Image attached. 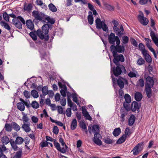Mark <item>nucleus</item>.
I'll list each match as a JSON object with an SVG mask.
<instances>
[{"mask_svg": "<svg viewBox=\"0 0 158 158\" xmlns=\"http://www.w3.org/2000/svg\"><path fill=\"white\" fill-rule=\"evenodd\" d=\"M111 60L110 57L109 56ZM121 60H113L114 63L115 64L116 67L114 66L112 67V64L111 62H110L111 65V72H113L114 75L116 77H118V76L121 74L122 71L121 70L122 64H120L119 62L120 61L122 62H123L125 61L124 58H123ZM110 61H111L110 60Z\"/></svg>", "mask_w": 158, "mask_h": 158, "instance_id": "f257e3e1", "label": "nucleus"}, {"mask_svg": "<svg viewBox=\"0 0 158 158\" xmlns=\"http://www.w3.org/2000/svg\"><path fill=\"white\" fill-rule=\"evenodd\" d=\"M145 78V90L147 97L151 98L152 96V90L151 88L153 87L154 84V81L153 78L148 75Z\"/></svg>", "mask_w": 158, "mask_h": 158, "instance_id": "f03ea898", "label": "nucleus"}, {"mask_svg": "<svg viewBox=\"0 0 158 158\" xmlns=\"http://www.w3.org/2000/svg\"><path fill=\"white\" fill-rule=\"evenodd\" d=\"M92 131L94 133L93 140L96 144L100 146L102 145V142L101 141L102 138L101 135L99 133L100 127L98 125L94 124L92 127Z\"/></svg>", "mask_w": 158, "mask_h": 158, "instance_id": "7ed1b4c3", "label": "nucleus"}, {"mask_svg": "<svg viewBox=\"0 0 158 158\" xmlns=\"http://www.w3.org/2000/svg\"><path fill=\"white\" fill-rule=\"evenodd\" d=\"M43 12H40L38 11L34 10L32 12V15L35 18L33 20L36 24H38V22L37 20L39 21H41L43 19V17L42 16Z\"/></svg>", "mask_w": 158, "mask_h": 158, "instance_id": "20e7f679", "label": "nucleus"}, {"mask_svg": "<svg viewBox=\"0 0 158 158\" xmlns=\"http://www.w3.org/2000/svg\"><path fill=\"white\" fill-rule=\"evenodd\" d=\"M144 142H142L138 143L133 148L131 151V152H133V155L136 156L138 155L140 152L143 149V145L144 144Z\"/></svg>", "mask_w": 158, "mask_h": 158, "instance_id": "39448f33", "label": "nucleus"}, {"mask_svg": "<svg viewBox=\"0 0 158 158\" xmlns=\"http://www.w3.org/2000/svg\"><path fill=\"white\" fill-rule=\"evenodd\" d=\"M112 45H111L110 48V51L112 52L114 57L113 60L118 59L121 60V59H122L123 58H124L123 55L121 54L118 55V54L117 53V52L115 48L113 47H112Z\"/></svg>", "mask_w": 158, "mask_h": 158, "instance_id": "423d86ee", "label": "nucleus"}, {"mask_svg": "<svg viewBox=\"0 0 158 158\" xmlns=\"http://www.w3.org/2000/svg\"><path fill=\"white\" fill-rule=\"evenodd\" d=\"M34 32H36L37 35L41 40H43L44 39L45 41H48L49 38V35H48L45 36H44V35L43 34L44 33L43 32V31H42L41 29H38L36 31L35 30Z\"/></svg>", "mask_w": 158, "mask_h": 158, "instance_id": "0eeeda50", "label": "nucleus"}, {"mask_svg": "<svg viewBox=\"0 0 158 158\" xmlns=\"http://www.w3.org/2000/svg\"><path fill=\"white\" fill-rule=\"evenodd\" d=\"M142 15H139L138 16V19L139 22L143 25H147L148 23V20L146 17L143 16V14L142 12Z\"/></svg>", "mask_w": 158, "mask_h": 158, "instance_id": "6e6552de", "label": "nucleus"}, {"mask_svg": "<svg viewBox=\"0 0 158 158\" xmlns=\"http://www.w3.org/2000/svg\"><path fill=\"white\" fill-rule=\"evenodd\" d=\"M141 104L138 103L135 101H133L131 104V110L133 112H135L137 109H139Z\"/></svg>", "mask_w": 158, "mask_h": 158, "instance_id": "1a4fd4ad", "label": "nucleus"}, {"mask_svg": "<svg viewBox=\"0 0 158 158\" xmlns=\"http://www.w3.org/2000/svg\"><path fill=\"white\" fill-rule=\"evenodd\" d=\"M118 36H115L114 34L111 32L109 35H108V40L109 43L110 44H114L116 37Z\"/></svg>", "mask_w": 158, "mask_h": 158, "instance_id": "9d476101", "label": "nucleus"}, {"mask_svg": "<svg viewBox=\"0 0 158 158\" xmlns=\"http://www.w3.org/2000/svg\"><path fill=\"white\" fill-rule=\"evenodd\" d=\"M42 15L43 17V19L47 21L48 23H50L52 25L55 23V20L54 19L51 18L49 16L45 15L43 12Z\"/></svg>", "mask_w": 158, "mask_h": 158, "instance_id": "9b49d317", "label": "nucleus"}, {"mask_svg": "<svg viewBox=\"0 0 158 158\" xmlns=\"http://www.w3.org/2000/svg\"><path fill=\"white\" fill-rule=\"evenodd\" d=\"M26 25L27 28L31 30L34 29V25L31 19H28L26 21Z\"/></svg>", "mask_w": 158, "mask_h": 158, "instance_id": "f8f14e48", "label": "nucleus"}, {"mask_svg": "<svg viewBox=\"0 0 158 158\" xmlns=\"http://www.w3.org/2000/svg\"><path fill=\"white\" fill-rule=\"evenodd\" d=\"M96 27L98 29H101L103 28V26L102 24L101 20L100 18H97L95 21Z\"/></svg>", "mask_w": 158, "mask_h": 158, "instance_id": "ddd939ff", "label": "nucleus"}, {"mask_svg": "<svg viewBox=\"0 0 158 158\" xmlns=\"http://www.w3.org/2000/svg\"><path fill=\"white\" fill-rule=\"evenodd\" d=\"M113 29L114 31L116 33V34L119 37H121L122 35L124 34L123 33L121 32L120 29L116 26L114 25Z\"/></svg>", "mask_w": 158, "mask_h": 158, "instance_id": "4468645a", "label": "nucleus"}, {"mask_svg": "<svg viewBox=\"0 0 158 158\" xmlns=\"http://www.w3.org/2000/svg\"><path fill=\"white\" fill-rule=\"evenodd\" d=\"M150 30V36L151 37L153 42L155 43L156 45H157L158 44L157 37L155 35V32L152 31L151 28Z\"/></svg>", "mask_w": 158, "mask_h": 158, "instance_id": "2eb2a0df", "label": "nucleus"}, {"mask_svg": "<svg viewBox=\"0 0 158 158\" xmlns=\"http://www.w3.org/2000/svg\"><path fill=\"white\" fill-rule=\"evenodd\" d=\"M116 50L117 52L123 53L125 52V47L123 45H119L117 47H114Z\"/></svg>", "mask_w": 158, "mask_h": 158, "instance_id": "dca6fc26", "label": "nucleus"}, {"mask_svg": "<svg viewBox=\"0 0 158 158\" xmlns=\"http://www.w3.org/2000/svg\"><path fill=\"white\" fill-rule=\"evenodd\" d=\"M135 117L133 114H131L128 120V125L131 126L133 125L135 121Z\"/></svg>", "mask_w": 158, "mask_h": 158, "instance_id": "f3484780", "label": "nucleus"}, {"mask_svg": "<svg viewBox=\"0 0 158 158\" xmlns=\"http://www.w3.org/2000/svg\"><path fill=\"white\" fill-rule=\"evenodd\" d=\"M143 98V96L141 93L139 92H136L135 94V100L137 101H140Z\"/></svg>", "mask_w": 158, "mask_h": 158, "instance_id": "a211bd4d", "label": "nucleus"}, {"mask_svg": "<svg viewBox=\"0 0 158 158\" xmlns=\"http://www.w3.org/2000/svg\"><path fill=\"white\" fill-rule=\"evenodd\" d=\"M30 123H29L27 124L24 123L22 126V128L26 132H30L31 130V128L30 127Z\"/></svg>", "mask_w": 158, "mask_h": 158, "instance_id": "6ab92c4d", "label": "nucleus"}, {"mask_svg": "<svg viewBox=\"0 0 158 158\" xmlns=\"http://www.w3.org/2000/svg\"><path fill=\"white\" fill-rule=\"evenodd\" d=\"M42 30L43 31V32L44 34L45 35H47L49 31V30L48 28V23L44 24L42 27Z\"/></svg>", "mask_w": 158, "mask_h": 158, "instance_id": "aec40b11", "label": "nucleus"}, {"mask_svg": "<svg viewBox=\"0 0 158 158\" xmlns=\"http://www.w3.org/2000/svg\"><path fill=\"white\" fill-rule=\"evenodd\" d=\"M17 108L21 111H23L25 110V106L24 103L23 102H18L17 104Z\"/></svg>", "mask_w": 158, "mask_h": 158, "instance_id": "412c9836", "label": "nucleus"}, {"mask_svg": "<svg viewBox=\"0 0 158 158\" xmlns=\"http://www.w3.org/2000/svg\"><path fill=\"white\" fill-rule=\"evenodd\" d=\"M12 127L17 131H19L20 129V127L16 123L13 122L11 123Z\"/></svg>", "mask_w": 158, "mask_h": 158, "instance_id": "4be33fe9", "label": "nucleus"}, {"mask_svg": "<svg viewBox=\"0 0 158 158\" xmlns=\"http://www.w3.org/2000/svg\"><path fill=\"white\" fill-rule=\"evenodd\" d=\"M0 24L1 25L4 27V28L7 29L8 30H10L11 29V28L9 24L4 21H1L0 22Z\"/></svg>", "mask_w": 158, "mask_h": 158, "instance_id": "5701e85b", "label": "nucleus"}, {"mask_svg": "<svg viewBox=\"0 0 158 158\" xmlns=\"http://www.w3.org/2000/svg\"><path fill=\"white\" fill-rule=\"evenodd\" d=\"M121 130L120 127H118L115 128L113 132V135L116 137L118 136L121 133Z\"/></svg>", "mask_w": 158, "mask_h": 158, "instance_id": "b1692460", "label": "nucleus"}, {"mask_svg": "<svg viewBox=\"0 0 158 158\" xmlns=\"http://www.w3.org/2000/svg\"><path fill=\"white\" fill-rule=\"evenodd\" d=\"M26 3H25L24 5L23 9L24 10H27L28 11H30L31 10L33 6L31 3H29L27 6L26 5Z\"/></svg>", "mask_w": 158, "mask_h": 158, "instance_id": "393cba45", "label": "nucleus"}, {"mask_svg": "<svg viewBox=\"0 0 158 158\" xmlns=\"http://www.w3.org/2000/svg\"><path fill=\"white\" fill-rule=\"evenodd\" d=\"M22 153V149L19 148V150L16 152L15 155L13 156V158H20L21 157Z\"/></svg>", "mask_w": 158, "mask_h": 158, "instance_id": "a878e982", "label": "nucleus"}, {"mask_svg": "<svg viewBox=\"0 0 158 158\" xmlns=\"http://www.w3.org/2000/svg\"><path fill=\"white\" fill-rule=\"evenodd\" d=\"M48 6L50 10L52 12H56L57 10V8L52 3L49 4Z\"/></svg>", "mask_w": 158, "mask_h": 158, "instance_id": "bb28decb", "label": "nucleus"}, {"mask_svg": "<svg viewBox=\"0 0 158 158\" xmlns=\"http://www.w3.org/2000/svg\"><path fill=\"white\" fill-rule=\"evenodd\" d=\"M126 139V138L123 135L117 141L116 144H120L123 143L125 141Z\"/></svg>", "mask_w": 158, "mask_h": 158, "instance_id": "cd10ccee", "label": "nucleus"}, {"mask_svg": "<svg viewBox=\"0 0 158 158\" xmlns=\"http://www.w3.org/2000/svg\"><path fill=\"white\" fill-rule=\"evenodd\" d=\"M124 99L125 101L124 102H127L130 103L131 102V98L130 96L128 94H126L124 95Z\"/></svg>", "mask_w": 158, "mask_h": 158, "instance_id": "c85d7f7f", "label": "nucleus"}, {"mask_svg": "<svg viewBox=\"0 0 158 158\" xmlns=\"http://www.w3.org/2000/svg\"><path fill=\"white\" fill-rule=\"evenodd\" d=\"M24 139L21 137L18 136L15 140V144H21L23 142Z\"/></svg>", "mask_w": 158, "mask_h": 158, "instance_id": "c756f323", "label": "nucleus"}, {"mask_svg": "<svg viewBox=\"0 0 158 158\" xmlns=\"http://www.w3.org/2000/svg\"><path fill=\"white\" fill-rule=\"evenodd\" d=\"M77 124V121L76 119L74 118L72 122L71 125V129L74 130L76 128Z\"/></svg>", "mask_w": 158, "mask_h": 158, "instance_id": "7c9ffc66", "label": "nucleus"}, {"mask_svg": "<svg viewBox=\"0 0 158 158\" xmlns=\"http://www.w3.org/2000/svg\"><path fill=\"white\" fill-rule=\"evenodd\" d=\"M117 83L120 88V89H123L124 88V83L121 79L118 78L117 80Z\"/></svg>", "mask_w": 158, "mask_h": 158, "instance_id": "2f4dec72", "label": "nucleus"}, {"mask_svg": "<svg viewBox=\"0 0 158 158\" xmlns=\"http://www.w3.org/2000/svg\"><path fill=\"white\" fill-rule=\"evenodd\" d=\"M30 82L32 84L31 87L33 89H35L37 86L36 84V79H32V77L30 78Z\"/></svg>", "mask_w": 158, "mask_h": 158, "instance_id": "473e14b6", "label": "nucleus"}, {"mask_svg": "<svg viewBox=\"0 0 158 158\" xmlns=\"http://www.w3.org/2000/svg\"><path fill=\"white\" fill-rule=\"evenodd\" d=\"M72 97L73 98V101L76 102L78 106H80V104L78 102V100L77 97V94L76 93H73L72 94Z\"/></svg>", "mask_w": 158, "mask_h": 158, "instance_id": "72a5a7b5", "label": "nucleus"}, {"mask_svg": "<svg viewBox=\"0 0 158 158\" xmlns=\"http://www.w3.org/2000/svg\"><path fill=\"white\" fill-rule=\"evenodd\" d=\"M144 40L146 43V46L149 49H150V48H152V46L150 44V43L151 42V40L150 39L147 38H144Z\"/></svg>", "mask_w": 158, "mask_h": 158, "instance_id": "f704fd0d", "label": "nucleus"}, {"mask_svg": "<svg viewBox=\"0 0 158 158\" xmlns=\"http://www.w3.org/2000/svg\"><path fill=\"white\" fill-rule=\"evenodd\" d=\"M1 141L3 143H4L6 145L10 141L9 139L6 136L2 137Z\"/></svg>", "mask_w": 158, "mask_h": 158, "instance_id": "c9c22d12", "label": "nucleus"}, {"mask_svg": "<svg viewBox=\"0 0 158 158\" xmlns=\"http://www.w3.org/2000/svg\"><path fill=\"white\" fill-rule=\"evenodd\" d=\"M31 95L34 98H37L39 97L37 91L35 89H33L31 91Z\"/></svg>", "mask_w": 158, "mask_h": 158, "instance_id": "e433bc0d", "label": "nucleus"}, {"mask_svg": "<svg viewBox=\"0 0 158 158\" xmlns=\"http://www.w3.org/2000/svg\"><path fill=\"white\" fill-rule=\"evenodd\" d=\"M129 104L127 102H123V107L127 111H129L131 110V107H130Z\"/></svg>", "mask_w": 158, "mask_h": 158, "instance_id": "4c0bfd02", "label": "nucleus"}, {"mask_svg": "<svg viewBox=\"0 0 158 158\" xmlns=\"http://www.w3.org/2000/svg\"><path fill=\"white\" fill-rule=\"evenodd\" d=\"M101 22L102 24H103V30L104 31H106L107 33L108 32V28L106 25V24L105 23V20H104L102 21H101Z\"/></svg>", "mask_w": 158, "mask_h": 158, "instance_id": "58836bf2", "label": "nucleus"}, {"mask_svg": "<svg viewBox=\"0 0 158 158\" xmlns=\"http://www.w3.org/2000/svg\"><path fill=\"white\" fill-rule=\"evenodd\" d=\"M131 134L129 128L128 127H127L125 130V134L123 135L124 136H125L127 138L128 136H129V135Z\"/></svg>", "mask_w": 158, "mask_h": 158, "instance_id": "ea45409f", "label": "nucleus"}, {"mask_svg": "<svg viewBox=\"0 0 158 158\" xmlns=\"http://www.w3.org/2000/svg\"><path fill=\"white\" fill-rule=\"evenodd\" d=\"M104 142L108 144H112L114 141V140L111 139L110 138H107L103 139Z\"/></svg>", "mask_w": 158, "mask_h": 158, "instance_id": "a19ab883", "label": "nucleus"}, {"mask_svg": "<svg viewBox=\"0 0 158 158\" xmlns=\"http://www.w3.org/2000/svg\"><path fill=\"white\" fill-rule=\"evenodd\" d=\"M4 128L6 131L10 132L12 130V126L11 124L10 125V124L6 123L5 124Z\"/></svg>", "mask_w": 158, "mask_h": 158, "instance_id": "79ce46f5", "label": "nucleus"}, {"mask_svg": "<svg viewBox=\"0 0 158 158\" xmlns=\"http://www.w3.org/2000/svg\"><path fill=\"white\" fill-rule=\"evenodd\" d=\"M137 62V64L139 65L144 64L145 62L144 60L142 57L139 58Z\"/></svg>", "mask_w": 158, "mask_h": 158, "instance_id": "37998d69", "label": "nucleus"}, {"mask_svg": "<svg viewBox=\"0 0 158 158\" xmlns=\"http://www.w3.org/2000/svg\"><path fill=\"white\" fill-rule=\"evenodd\" d=\"M48 87L47 86H45L43 87L42 89V93L44 95H46L48 94Z\"/></svg>", "mask_w": 158, "mask_h": 158, "instance_id": "c03bdc74", "label": "nucleus"}, {"mask_svg": "<svg viewBox=\"0 0 158 158\" xmlns=\"http://www.w3.org/2000/svg\"><path fill=\"white\" fill-rule=\"evenodd\" d=\"M31 105L32 107L34 109H37L39 108V106L38 103L35 101H33Z\"/></svg>", "mask_w": 158, "mask_h": 158, "instance_id": "a18cd8bd", "label": "nucleus"}, {"mask_svg": "<svg viewBox=\"0 0 158 158\" xmlns=\"http://www.w3.org/2000/svg\"><path fill=\"white\" fill-rule=\"evenodd\" d=\"M144 57L147 62L148 63H151L152 61V58L149 54L144 56Z\"/></svg>", "mask_w": 158, "mask_h": 158, "instance_id": "49530a36", "label": "nucleus"}, {"mask_svg": "<svg viewBox=\"0 0 158 158\" xmlns=\"http://www.w3.org/2000/svg\"><path fill=\"white\" fill-rule=\"evenodd\" d=\"M23 115L22 118L23 119V121L24 123H27L29 120V118L27 116V115H26L25 113L23 112Z\"/></svg>", "mask_w": 158, "mask_h": 158, "instance_id": "de8ad7c7", "label": "nucleus"}, {"mask_svg": "<svg viewBox=\"0 0 158 158\" xmlns=\"http://www.w3.org/2000/svg\"><path fill=\"white\" fill-rule=\"evenodd\" d=\"M3 19L6 21H9L10 17H9V15H8L7 14V13L6 12H4L3 14Z\"/></svg>", "mask_w": 158, "mask_h": 158, "instance_id": "09e8293b", "label": "nucleus"}, {"mask_svg": "<svg viewBox=\"0 0 158 158\" xmlns=\"http://www.w3.org/2000/svg\"><path fill=\"white\" fill-rule=\"evenodd\" d=\"M10 144L12 147L15 151H16L18 150V147L15 144V142L14 141H13V142H10Z\"/></svg>", "mask_w": 158, "mask_h": 158, "instance_id": "8fccbe9b", "label": "nucleus"}, {"mask_svg": "<svg viewBox=\"0 0 158 158\" xmlns=\"http://www.w3.org/2000/svg\"><path fill=\"white\" fill-rule=\"evenodd\" d=\"M122 42L124 44H126L128 43L129 41V38L127 36H124L122 37Z\"/></svg>", "mask_w": 158, "mask_h": 158, "instance_id": "3c124183", "label": "nucleus"}, {"mask_svg": "<svg viewBox=\"0 0 158 158\" xmlns=\"http://www.w3.org/2000/svg\"><path fill=\"white\" fill-rule=\"evenodd\" d=\"M79 123L80 126L81 128H82L83 129H85L87 128L86 126L84 121H80Z\"/></svg>", "mask_w": 158, "mask_h": 158, "instance_id": "603ef678", "label": "nucleus"}, {"mask_svg": "<svg viewBox=\"0 0 158 158\" xmlns=\"http://www.w3.org/2000/svg\"><path fill=\"white\" fill-rule=\"evenodd\" d=\"M30 36L31 37L34 41H36L37 40V37L36 35L33 32H31L29 34Z\"/></svg>", "mask_w": 158, "mask_h": 158, "instance_id": "864d4df0", "label": "nucleus"}, {"mask_svg": "<svg viewBox=\"0 0 158 158\" xmlns=\"http://www.w3.org/2000/svg\"><path fill=\"white\" fill-rule=\"evenodd\" d=\"M118 37L119 36H118V37H116V39H115V42H116V45L115 46L114 45V44L112 45V47H117L120 45V41Z\"/></svg>", "mask_w": 158, "mask_h": 158, "instance_id": "5fc2aeb1", "label": "nucleus"}, {"mask_svg": "<svg viewBox=\"0 0 158 158\" xmlns=\"http://www.w3.org/2000/svg\"><path fill=\"white\" fill-rule=\"evenodd\" d=\"M130 41L132 44L135 47H137L138 43L136 40L133 38H131L130 39Z\"/></svg>", "mask_w": 158, "mask_h": 158, "instance_id": "6e6d98bb", "label": "nucleus"}, {"mask_svg": "<svg viewBox=\"0 0 158 158\" xmlns=\"http://www.w3.org/2000/svg\"><path fill=\"white\" fill-rule=\"evenodd\" d=\"M88 21L90 25H92L93 24L94 22L93 16H88Z\"/></svg>", "mask_w": 158, "mask_h": 158, "instance_id": "4d7b16f0", "label": "nucleus"}, {"mask_svg": "<svg viewBox=\"0 0 158 158\" xmlns=\"http://www.w3.org/2000/svg\"><path fill=\"white\" fill-rule=\"evenodd\" d=\"M139 84L137 85L138 86L143 87L144 85V81L143 79H140L139 81Z\"/></svg>", "mask_w": 158, "mask_h": 158, "instance_id": "13d9d810", "label": "nucleus"}, {"mask_svg": "<svg viewBox=\"0 0 158 158\" xmlns=\"http://www.w3.org/2000/svg\"><path fill=\"white\" fill-rule=\"evenodd\" d=\"M66 114L68 117H70L71 115V108H67L66 111Z\"/></svg>", "mask_w": 158, "mask_h": 158, "instance_id": "bf43d9fd", "label": "nucleus"}, {"mask_svg": "<svg viewBox=\"0 0 158 158\" xmlns=\"http://www.w3.org/2000/svg\"><path fill=\"white\" fill-rule=\"evenodd\" d=\"M59 130L56 126H54L53 128V132L56 135H57L59 132Z\"/></svg>", "mask_w": 158, "mask_h": 158, "instance_id": "052dcab7", "label": "nucleus"}, {"mask_svg": "<svg viewBox=\"0 0 158 158\" xmlns=\"http://www.w3.org/2000/svg\"><path fill=\"white\" fill-rule=\"evenodd\" d=\"M104 6L106 8L109 10H113L114 9L113 7L107 3L105 4Z\"/></svg>", "mask_w": 158, "mask_h": 158, "instance_id": "680f3d73", "label": "nucleus"}, {"mask_svg": "<svg viewBox=\"0 0 158 158\" xmlns=\"http://www.w3.org/2000/svg\"><path fill=\"white\" fill-rule=\"evenodd\" d=\"M23 94L24 96L27 98H30V94L28 91L25 90L23 92Z\"/></svg>", "mask_w": 158, "mask_h": 158, "instance_id": "e2e57ef3", "label": "nucleus"}, {"mask_svg": "<svg viewBox=\"0 0 158 158\" xmlns=\"http://www.w3.org/2000/svg\"><path fill=\"white\" fill-rule=\"evenodd\" d=\"M67 102L68 106H69L70 108H72L73 104L69 96L67 98Z\"/></svg>", "mask_w": 158, "mask_h": 158, "instance_id": "0e129e2a", "label": "nucleus"}, {"mask_svg": "<svg viewBox=\"0 0 158 158\" xmlns=\"http://www.w3.org/2000/svg\"><path fill=\"white\" fill-rule=\"evenodd\" d=\"M57 107L58 108V111L59 114H65L64 112L63 111V110L62 107L60 106H57Z\"/></svg>", "mask_w": 158, "mask_h": 158, "instance_id": "69168bd1", "label": "nucleus"}, {"mask_svg": "<svg viewBox=\"0 0 158 158\" xmlns=\"http://www.w3.org/2000/svg\"><path fill=\"white\" fill-rule=\"evenodd\" d=\"M48 143L49 142H48L47 141H45L41 142L40 144L41 145V146L42 148H44L47 146L48 145Z\"/></svg>", "mask_w": 158, "mask_h": 158, "instance_id": "338daca9", "label": "nucleus"}, {"mask_svg": "<svg viewBox=\"0 0 158 158\" xmlns=\"http://www.w3.org/2000/svg\"><path fill=\"white\" fill-rule=\"evenodd\" d=\"M61 136H60L59 138V142L61 144L62 146H64L66 144L63 139L61 137Z\"/></svg>", "mask_w": 158, "mask_h": 158, "instance_id": "774afa93", "label": "nucleus"}]
</instances>
